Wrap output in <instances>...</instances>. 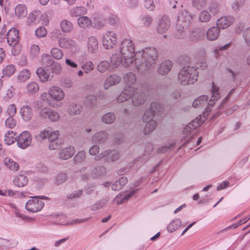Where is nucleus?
Segmentation results:
<instances>
[{"instance_id": "f257e3e1", "label": "nucleus", "mask_w": 250, "mask_h": 250, "mask_svg": "<svg viewBox=\"0 0 250 250\" xmlns=\"http://www.w3.org/2000/svg\"><path fill=\"white\" fill-rule=\"evenodd\" d=\"M158 57V51L155 47H146L135 53L134 63L137 71L145 73L154 66Z\"/></svg>"}, {"instance_id": "f03ea898", "label": "nucleus", "mask_w": 250, "mask_h": 250, "mask_svg": "<svg viewBox=\"0 0 250 250\" xmlns=\"http://www.w3.org/2000/svg\"><path fill=\"white\" fill-rule=\"evenodd\" d=\"M219 88L215 85L214 83H212L211 89L212 96L209 102H208V97L207 95H202L196 99L192 103L193 107L202 108L208 104V107L205 108L207 112L210 111V107L215 104V101L218 100L220 98V95L219 93Z\"/></svg>"}, {"instance_id": "7ed1b4c3", "label": "nucleus", "mask_w": 250, "mask_h": 250, "mask_svg": "<svg viewBox=\"0 0 250 250\" xmlns=\"http://www.w3.org/2000/svg\"><path fill=\"white\" fill-rule=\"evenodd\" d=\"M198 72L193 66L186 65L179 71L178 80L181 85H186L192 84L198 80Z\"/></svg>"}, {"instance_id": "20e7f679", "label": "nucleus", "mask_w": 250, "mask_h": 250, "mask_svg": "<svg viewBox=\"0 0 250 250\" xmlns=\"http://www.w3.org/2000/svg\"><path fill=\"white\" fill-rule=\"evenodd\" d=\"M120 53L124 60V63L126 65H129L134 61L135 58L134 45L130 39H124L120 46Z\"/></svg>"}, {"instance_id": "39448f33", "label": "nucleus", "mask_w": 250, "mask_h": 250, "mask_svg": "<svg viewBox=\"0 0 250 250\" xmlns=\"http://www.w3.org/2000/svg\"><path fill=\"white\" fill-rule=\"evenodd\" d=\"M44 196H34L29 200L25 204V208L29 212H37L42 210L44 206L42 199H47Z\"/></svg>"}, {"instance_id": "423d86ee", "label": "nucleus", "mask_w": 250, "mask_h": 250, "mask_svg": "<svg viewBox=\"0 0 250 250\" xmlns=\"http://www.w3.org/2000/svg\"><path fill=\"white\" fill-rule=\"evenodd\" d=\"M162 107L160 104L157 102H152L151 103L150 108L146 109L143 117L144 122H148L152 121L155 113L160 112Z\"/></svg>"}, {"instance_id": "0eeeda50", "label": "nucleus", "mask_w": 250, "mask_h": 250, "mask_svg": "<svg viewBox=\"0 0 250 250\" xmlns=\"http://www.w3.org/2000/svg\"><path fill=\"white\" fill-rule=\"evenodd\" d=\"M191 17L186 10H183L179 13L177 26L182 28L183 30L187 29L190 25Z\"/></svg>"}, {"instance_id": "6e6552de", "label": "nucleus", "mask_w": 250, "mask_h": 250, "mask_svg": "<svg viewBox=\"0 0 250 250\" xmlns=\"http://www.w3.org/2000/svg\"><path fill=\"white\" fill-rule=\"evenodd\" d=\"M117 41L116 35L112 31H107L103 34L102 42L103 46L106 49L113 47Z\"/></svg>"}, {"instance_id": "1a4fd4ad", "label": "nucleus", "mask_w": 250, "mask_h": 250, "mask_svg": "<svg viewBox=\"0 0 250 250\" xmlns=\"http://www.w3.org/2000/svg\"><path fill=\"white\" fill-rule=\"evenodd\" d=\"M120 157V153L115 150H105L95 157L96 161L105 158L106 162H114L117 160Z\"/></svg>"}, {"instance_id": "9d476101", "label": "nucleus", "mask_w": 250, "mask_h": 250, "mask_svg": "<svg viewBox=\"0 0 250 250\" xmlns=\"http://www.w3.org/2000/svg\"><path fill=\"white\" fill-rule=\"evenodd\" d=\"M32 137L28 131L22 132L17 137V145L22 149L27 148L31 144Z\"/></svg>"}, {"instance_id": "9b49d317", "label": "nucleus", "mask_w": 250, "mask_h": 250, "mask_svg": "<svg viewBox=\"0 0 250 250\" xmlns=\"http://www.w3.org/2000/svg\"><path fill=\"white\" fill-rule=\"evenodd\" d=\"M132 103L134 106H139L144 103L146 99V95L141 88H135L132 95Z\"/></svg>"}, {"instance_id": "f8f14e48", "label": "nucleus", "mask_w": 250, "mask_h": 250, "mask_svg": "<svg viewBox=\"0 0 250 250\" xmlns=\"http://www.w3.org/2000/svg\"><path fill=\"white\" fill-rule=\"evenodd\" d=\"M7 41L11 47H14L18 43L19 32L15 28H12L8 31L7 34Z\"/></svg>"}, {"instance_id": "ddd939ff", "label": "nucleus", "mask_w": 250, "mask_h": 250, "mask_svg": "<svg viewBox=\"0 0 250 250\" xmlns=\"http://www.w3.org/2000/svg\"><path fill=\"white\" fill-rule=\"evenodd\" d=\"M134 92V87L126 86L117 98V102L122 103L129 99Z\"/></svg>"}, {"instance_id": "4468645a", "label": "nucleus", "mask_w": 250, "mask_h": 250, "mask_svg": "<svg viewBox=\"0 0 250 250\" xmlns=\"http://www.w3.org/2000/svg\"><path fill=\"white\" fill-rule=\"evenodd\" d=\"M59 131L56 130L54 131L52 137L49 140V148L51 150L58 149L62 144V141L59 138Z\"/></svg>"}, {"instance_id": "2eb2a0df", "label": "nucleus", "mask_w": 250, "mask_h": 250, "mask_svg": "<svg viewBox=\"0 0 250 250\" xmlns=\"http://www.w3.org/2000/svg\"><path fill=\"white\" fill-rule=\"evenodd\" d=\"M108 137L109 134L107 131L102 130L94 134L92 137L91 140L98 144H104L108 140Z\"/></svg>"}, {"instance_id": "dca6fc26", "label": "nucleus", "mask_w": 250, "mask_h": 250, "mask_svg": "<svg viewBox=\"0 0 250 250\" xmlns=\"http://www.w3.org/2000/svg\"><path fill=\"white\" fill-rule=\"evenodd\" d=\"M59 46L64 49H72L77 45V42L75 40L69 38H61L58 41Z\"/></svg>"}, {"instance_id": "f3484780", "label": "nucleus", "mask_w": 250, "mask_h": 250, "mask_svg": "<svg viewBox=\"0 0 250 250\" xmlns=\"http://www.w3.org/2000/svg\"><path fill=\"white\" fill-rule=\"evenodd\" d=\"M170 25V21L169 18L164 16L162 17L158 23L157 27V31L159 34H163L168 30Z\"/></svg>"}, {"instance_id": "a211bd4d", "label": "nucleus", "mask_w": 250, "mask_h": 250, "mask_svg": "<svg viewBox=\"0 0 250 250\" xmlns=\"http://www.w3.org/2000/svg\"><path fill=\"white\" fill-rule=\"evenodd\" d=\"M49 94L51 97L57 101L62 100L64 97L63 91L58 86H52L49 89Z\"/></svg>"}, {"instance_id": "6ab92c4d", "label": "nucleus", "mask_w": 250, "mask_h": 250, "mask_svg": "<svg viewBox=\"0 0 250 250\" xmlns=\"http://www.w3.org/2000/svg\"><path fill=\"white\" fill-rule=\"evenodd\" d=\"M22 119L25 121H30L33 115L32 108L27 105H23L20 110Z\"/></svg>"}, {"instance_id": "aec40b11", "label": "nucleus", "mask_w": 250, "mask_h": 250, "mask_svg": "<svg viewBox=\"0 0 250 250\" xmlns=\"http://www.w3.org/2000/svg\"><path fill=\"white\" fill-rule=\"evenodd\" d=\"M233 22V18L231 16H223L217 21V26L219 28L225 29L228 28Z\"/></svg>"}, {"instance_id": "412c9836", "label": "nucleus", "mask_w": 250, "mask_h": 250, "mask_svg": "<svg viewBox=\"0 0 250 250\" xmlns=\"http://www.w3.org/2000/svg\"><path fill=\"white\" fill-rule=\"evenodd\" d=\"M121 77L117 75L112 74L109 75L104 83V89H107L110 86L117 84L121 82Z\"/></svg>"}, {"instance_id": "4be33fe9", "label": "nucleus", "mask_w": 250, "mask_h": 250, "mask_svg": "<svg viewBox=\"0 0 250 250\" xmlns=\"http://www.w3.org/2000/svg\"><path fill=\"white\" fill-rule=\"evenodd\" d=\"M75 149L74 147L69 146L61 149L59 152V157L63 160H67L71 157L74 154Z\"/></svg>"}, {"instance_id": "5701e85b", "label": "nucleus", "mask_w": 250, "mask_h": 250, "mask_svg": "<svg viewBox=\"0 0 250 250\" xmlns=\"http://www.w3.org/2000/svg\"><path fill=\"white\" fill-rule=\"evenodd\" d=\"M220 33L219 27L217 26L211 27L207 32V38L209 41H215L218 38Z\"/></svg>"}, {"instance_id": "b1692460", "label": "nucleus", "mask_w": 250, "mask_h": 250, "mask_svg": "<svg viewBox=\"0 0 250 250\" xmlns=\"http://www.w3.org/2000/svg\"><path fill=\"white\" fill-rule=\"evenodd\" d=\"M18 244V241L15 239L8 240L0 237V248L10 249L16 247Z\"/></svg>"}, {"instance_id": "393cba45", "label": "nucleus", "mask_w": 250, "mask_h": 250, "mask_svg": "<svg viewBox=\"0 0 250 250\" xmlns=\"http://www.w3.org/2000/svg\"><path fill=\"white\" fill-rule=\"evenodd\" d=\"M172 62L169 60H166L161 63L158 69V72L160 75H165L168 73L172 68Z\"/></svg>"}, {"instance_id": "a878e982", "label": "nucleus", "mask_w": 250, "mask_h": 250, "mask_svg": "<svg viewBox=\"0 0 250 250\" xmlns=\"http://www.w3.org/2000/svg\"><path fill=\"white\" fill-rule=\"evenodd\" d=\"M83 110V106L80 104L72 103L67 109L68 113L71 115L80 114Z\"/></svg>"}, {"instance_id": "bb28decb", "label": "nucleus", "mask_w": 250, "mask_h": 250, "mask_svg": "<svg viewBox=\"0 0 250 250\" xmlns=\"http://www.w3.org/2000/svg\"><path fill=\"white\" fill-rule=\"evenodd\" d=\"M40 21V12L37 11L34 13H30L27 17L26 23L28 25H31L36 24Z\"/></svg>"}, {"instance_id": "cd10ccee", "label": "nucleus", "mask_w": 250, "mask_h": 250, "mask_svg": "<svg viewBox=\"0 0 250 250\" xmlns=\"http://www.w3.org/2000/svg\"><path fill=\"white\" fill-rule=\"evenodd\" d=\"M36 72L42 82L51 80V79L53 77V75H51L50 74H48L42 67L38 68Z\"/></svg>"}, {"instance_id": "c85d7f7f", "label": "nucleus", "mask_w": 250, "mask_h": 250, "mask_svg": "<svg viewBox=\"0 0 250 250\" xmlns=\"http://www.w3.org/2000/svg\"><path fill=\"white\" fill-rule=\"evenodd\" d=\"M88 51L91 53H95L98 49V42L97 39L91 36L88 38L87 43Z\"/></svg>"}, {"instance_id": "c756f323", "label": "nucleus", "mask_w": 250, "mask_h": 250, "mask_svg": "<svg viewBox=\"0 0 250 250\" xmlns=\"http://www.w3.org/2000/svg\"><path fill=\"white\" fill-rule=\"evenodd\" d=\"M28 181V178L23 175H19L14 177L13 183L19 187H23L27 185Z\"/></svg>"}, {"instance_id": "7c9ffc66", "label": "nucleus", "mask_w": 250, "mask_h": 250, "mask_svg": "<svg viewBox=\"0 0 250 250\" xmlns=\"http://www.w3.org/2000/svg\"><path fill=\"white\" fill-rule=\"evenodd\" d=\"M106 173V168L102 166L96 167L92 171L91 175L93 178H102Z\"/></svg>"}, {"instance_id": "2f4dec72", "label": "nucleus", "mask_w": 250, "mask_h": 250, "mask_svg": "<svg viewBox=\"0 0 250 250\" xmlns=\"http://www.w3.org/2000/svg\"><path fill=\"white\" fill-rule=\"evenodd\" d=\"M16 133L13 131L9 130L4 135V142L7 145H11L17 141L18 136H15Z\"/></svg>"}, {"instance_id": "473e14b6", "label": "nucleus", "mask_w": 250, "mask_h": 250, "mask_svg": "<svg viewBox=\"0 0 250 250\" xmlns=\"http://www.w3.org/2000/svg\"><path fill=\"white\" fill-rule=\"evenodd\" d=\"M181 220L179 218H175L172 220L167 227V230L169 232H173L177 229L181 225Z\"/></svg>"}, {"instance_id": "72a5a7b5", "label": "nucleus", "mask_w": 250, "mask_h": 250, "mask_svg": "<svg viewBox=\"0 0 250 250\" xmlns=\"http://www.w3.org/2000/svg\"><path fill=\"white\" fill-rule=\"evenodd\" d=\"M4 164L10 170L17 171L19 168V165L17 162L9 158H5L4 160Z\"/></svg>"}, {"instance_id": "f704fd0d", "label": "nucleus", "mask_w": 250, "mask_h": 250, "mask_svg": "<svg viewBox=\"0 0 250 250\" xmlns=\"http://www.w3.org/2000/svg\"><path fill=\"white\" fill-rule=\"evenodd\" d=\"M123 57L122 55L118 53H115L112 55L110 58V63L113 68L117 67L123 62Z\"/></svg>"}, {"instance_id": "c9c22d12", "label": "nucleus", "mask_w": 250, "mask_h": 250, "mask_svg": "<svg viewBox=\"0 0 250 250\" xmlns=\"http://www.w3.org/2000/svg\"><path fill=\"white\" fill-rule=\"evenodd\" d=\"M54 131L52 132L50 129H44L43 130L37 134H36L35 137L39 140H44V139H50L52 137Z\"/></svg>"}, {"instance_id": "e433bc0d", "label": "nucleus", "mask_w": 250, "mask_h": 250, "mask_svg": "<svg viewBox=\"0 0 250 250\" xmlns=\"http://www.w3.org/2000/svg\"><path fill=\"white\" fill-rule=\"evenodd\" d=\"M15 15L18 18L25 17L27 14V11L25 6L23 4L18 5L15 9Z\"/></svg>"}, {"instance_id": "4c0bfd02", "label": "nucleus", "mask_w": 250, "mask_h": 250, "mask_svg": "<svg viewBox=\"0 0 250 250\" xmlns=\"http://www.w3.org/2000/svg\"><path fill=\"white\" fill-rule=\"evenodd\" d=\"M109 200V198L108 197L101 199L91 206V209L95 211L101 208L108 203Z\"/></svg>"}, {"instance_id": "58836bf2", "label": "nucleus", "mask_w": 250, "mask_h": 250, "mask_svg": "<svg viewBox=\"0 0 250 250\" xmlns=\"http://www.w3.org/2000/svg\"><path fill=\"white\" fill-rule=\"evenodd\" d=\"M78 24L82 28L90 27L91 25L90 19L86 16H82L78 19Z\"/></svg>"}, {"instance_id": "ea45409f", "label": "nucleus", "mask_w": 250, "mask_h": 250, "mask_svg": "<svg viewBox=\"0 0 250 250\" xmlns=\"http://www.w3.org/2000/svg\"><path fill=\"white\" fill-rule=\"evenodd\" d=\"M207 2V0H191L192 7L198 10L206 8Z\"/></svg>"}, {"instance_id": "a19ab883", "label": "nucleus", "mask_w": 250, "mask_h": 250, "mask_svg": "<svg viewBox=\"0 0 250 250\" xmlns=\"http://www.w3.org/2000/svg\"><path fill=\"white\" fill-rule=\"evenodd\" d=\"M198 125H195V122H192L191 123H189L183 129V133L186 136L188 135L189 134L194 133V130L196 128Z\"/></svg>"}, {"instance_id": "79ce46f5", "label": "nucleus", "mask_w": 250, "mask_h": 250, "mask_svg": "<svg viewBox=\"0 0 250 250\" xmlns=\"http://www.w3.org/2000/svg\"><path fill=\"white\" fill-rule=\"evenodd\" d=\"M115 115L113 112H108L104 114L102 117V121L105 124H111L115 120Z\"/></svg>"}, {"instance_id": "37998d69", "label": "nucleus", "mask_w": 250, "mask_h": 250, "mask_svg": "<svg viewBox=\"0 0 250 250\" xmlns=\"http://www.w3.org/2000/svg\"><path fill=\"white\" fill-rule=\"evenodd\" d=\"M125 82L127 84L128 86L133 84L136 81L135 74L133 72H128L124 76Z\"/></svg>"}, {"instance_id": "c03bdc74", "label": "nucleus", "mask_w": 250, "mask_h": 250, "mask_svg": "<svg viewBox=\"0 0 250 250\" xmlns=\"http://www.w3.org/2000/svg\"><path fill=\"white\" fill-rule=\"evenodd\" d=\"M42 65L45 67H49L54 62L53 59L48 54H44L42 55Z\"/></svg>"}, {"instance_id": "a18cd8bd", "label": "nucleus", "mask_w": 250, "mask_h": 250, "mask_svg": "<svg viewBox=\"0 0 250 250\" xmlns=\"http://www.w3.org/2000/svg\"><path fill=\"white\" fill-rule=\"evenodd\" d=\"M61 28L63 32L68 33L73 28L72 23L67 20H62L61 23Z\"/></svg>"}, {"instance_id": "49530a36", "label": "nucleus", "mask_w": 250, "mask_h": 250, "mask_svg": "<svg viewBox=\"0 0 250 250\" xmlns=\"http://www.w3.org/2000/svg\"><path fill=\"white\" fill-rule=\"evenodd\" d=\"M84 103L86 106L92 108L96 105L97 98L93 95H88L85 98Z\"/></svg>"}, {"instance_id": "de8ad7c7", "label": "nucleus", "mask_w": 250, "mask_h": 250, "mask_svg": "<svg viewBox=\"0 0 250 250\" xmlns=\"http://www.w3.org/2000/svg\"><path fill=\"white\" fill-rule=\"evenodd\" d=\"M146 123V124L144 129V133L145 134H148L155 128L157 124L155 121Z\"/></svg>"}, {"instance_id": "09e8293b", "label": "nucleus", "mask_w": 250, "mask_h": 250, "mask_svg": "<svg viewBox=\"0 0 250 250\" xmlns=\"http://www.w3.org/2000/svg\"><path fill=\"white\" fill-rule=\"evenodd\" d=\"M109 66L110 64L107 61H103L98 63L97 69L100 73H104L109 69Z\"/></svg>"}, {"instance_id": "8fccbe9b", "label": "nucleus", "mask_w": 250, "mask_h": 250, "mask_svg": "<svg viewBox=\"0 0 250 250\" xmlns=\"http://www.w3.org/2000/svg\"><path fill=\"white\" fill-rule=\"evenodd\" d=\"M86 12V9L82 6L76 7L72 9L71 14L72 16L78 17L81 14H84Z\"/></svg>"}, {"instance_id": "3c124183", "label": "nucleus", "mask_w": 250, "mask_h": 250, "mask_svg": "<svg viewBox=\"0 0 250 250\" xmlns=\"http://www.w3.org/2000/svg\"><path fill=\"white\" fill-rule=\"evenodd\" d=\"M26 89L28 93L34 94L36 93L39 90V86L36 82H31L26 86Z\"/></svg>"}, {"instance_id": "603ef678", "label": "nucleus", "mask_w": 250, "mask_h": 250, "mask_svg": "<svg viewBox=\"0 0 250 250\" xmlns=\"http://www.w3.org/2000/svg\"><path fill=\"white\" fill-rule=\"evenodd\" d=\"M30 74L26 69L21 71L18 75V80L20 82H24L30 77Z\"/></svg>"}, {"instance_id": "864d4df0", "label": "nucleus", "mask_w": 250, "mask_h": 250, "mask_svg": "<svg viewBox=\"0 0 250 250\" xmlns=\"http://www.w3.org/2000/svg\"><path fill=\"white\" fill-rule=\"evenodd\" d=\"M211 19V16L208 11L203 10L199 15V19L201 22H207Z\"/></svg>"}, {"instance_id": "5fc2aeb1", "label": "nucleus", "mask_w": 250, "mask_h": 250, "mask_svg": "<svg viewBox=\"0 0 250 250\" xmlns=\"http://www.w3.org/2000/svg\"><path fill=\"white\" fill-rule=\"evenodd\" d=\"M50 53L51 54L52 56L57 60H60L63 57V53L62 52L61 50H60L58 48H53L51 49Z\"/></svg>"}, {"instance_id": "6e6d98bb", "label": "nucleus", "mask_w": 250, "mask_h": 250, "mask_svg": "<svg viewBox=\"0 0 250 250\" xmlns=\"http://www.w3.org/2000/svg\"><path fill=\"white\" fill-rule=\"evenodd\" d=\"M67 178V175L65 173L61 172L56 177L55 184L57 185H61L66 181Z\"/></svg>"}, {"instance_id": "4d7b16f0", "label": "nucleus", "mask_w": 250, "mask_h": 250, "mask_svg": "<svg viewBox=\"0 0 250 250\" xmlns=\"http://www.w3.org/2000/svg\"><path fill=\"white\" fill-rule=\"evenodd\" d=\"M15 67L13 64H10L6 66L3 69V74L8 77L12 76L15 72Z\"/></svg>"}, {"instance_id": "13d9d810", "label": "nucleus", "mask_w": 250, "mask_h": 250, "mask_svg": "<svg viewBox=\"0 0 250 250\" xmlns=\"http://www.w3.org/2000/svg\"><path fill=\"white\" fill-rule=\"evenodd\" d=\"M209 11L215 15L217 14L220 11V5L216 1H213L210 3L208 7Z\"/></svg>"}, {"instance_id": "bf43d9fd", "label": "nucleus", "mask_w": 250, "mask_h": 250, "mask_svg": "<svg viewBox=\"0 0 250 250\" xmlns=\"http://www.w3.org/2000/svg\"><path fill=\"white\" fill-rule=\"evenodd\" d=\"M47 70L49 71V73H51L53 74H58L61 70L60 64L55 62Z\"/></svg>"}, {"instance_id": "052dcab7", "label": "nucleus", "mask_w": 250, "mask_h": 250, "mask_svg": "<svg viewBox=\"0 0 250 250\" xmlns=\"http://www.w3.org/2000/svg\"><path fill=\"white\" fill-rule=\"evenodd\" d=\"M138 190V189H136L135 190H133L132 191H130L129 193L125 194L121 200H118L117 201V204L118 205H120L124 203L125 202L128 200L130 198L132 197Z\"/></svg>"}, {"instance_id": "680f3d73", "label": "nucleus", "mask_w": 250, "mask_h": 250, "mask_svg": "<svg viewBox=\"0 0 250 250\" xmlns=\"http://www.w3.org/2000/svg\"><path fill=\"white\" fill-rule=\"evenodd\" d=\"M83 193V189H81L73 191L67 194L66 197L67 199L72 200L74 198H77L80 197Z\"/></svg>"}, {"instance_id": "e2e57ef3", "label": "nucleus", "mask_w": 250, "mask_h": 250, "mask_svg": "<svg viewBox=\"0 0 250 250\" xmlns=\"http://www.w3.org/2000/svg\"><path fill=\"white\" fill-rule=\"evenodd\" d=\"M85 157V153L84 151H80L75 155L73 160L75 163L82 162Z\"/></svg>"}, {"instance_id": "0e129e2a", "label": "nucleus", "mask_w": 250, "mask_h": 250, "mask_svg": "<svg viewBox=\"0 0 250 250\" xmlns=\"http://www.w3.org/2000/svg\"><path fill=\"white\" fill-rule=\"evenodd\" d=\"M17 113V107L15 104H9L6 109V113L9 116L14 117Z\"/></svg>"}, {"instance_id": "69168bd1", "label": "nucleus", "mask_w": 250, "mask_h": 250, "mask_svg": "<svg viewBox=\"0 0 250 250\" xmlns=\"http://www.w3.org/2000/svg\"><path fill=\"white\" fill-rule=\"evenodd\" d=\"M243 36L247 46L250 47V27L243 31Z\"/></svg>"}, {"instance_id": "338daca9", "label": "nucleus", "mask_w": 250, "mask_h": 250, "mask_svg": "<svg viewBox=\"0 0 250 250\" xmlns=\"http://www.w3.org/2000/svg\"><path fill=\"white\" fill-rule=\"evenodd\" d=\"M17 122L13 116H9L5 121V126L10 128H13L16 125Z\"/></svg>"}, {"instance_id": "774afa93", "label": "nucleus", "mask_w": 250, "mask_h": 250, "mask_svg": "<svg viewBox=\"0 0 250 250\" xmlns=\"http://www.w3.org/2000/svg\"><path fill=\"white\" fill-rule=\"evenodd\" d=\"M51 108L49 107H44L41 108L39 112V116L41 118L46 119L48 118L49 113H50Z\"/></svg>"}]
</instances>
